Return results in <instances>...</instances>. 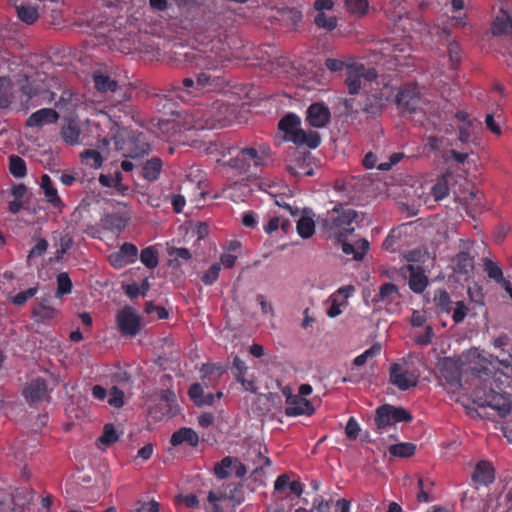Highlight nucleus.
<instances>
[{
    "label": "nucleus",
    "instance_id": "f257e3e1",
    "mask_svg": "<svg viewBox=\"0 0 512 512\" xmlns=\"http://www.w3.org/2000/svg\"><path fill=\"white\" fill-rule=\"evenodd\" d=\"M357 212L343 205H337L328 210L325 217L321 219L324 230L329 238H335L343 242L355 230L353 223L357 218Z\"/></svg>",
    "mask_w": 512,
    "mask_h": 512
},
{
    "label": "nucleus",
    "instance_id": "f03ea898",
    "mask_svg": "<svg viewBox=\"0 0 512 512\" xmlns=\"http://www.w3.org/2000/svg\"><path fill=\"white\" fill-rule=\"evenodd\" d=\"M493 372L495 388L502 390L505 386L512 385V354L509 353L508 358L499 359L495 361L486 358L480 353L477 354V362L472 367V371L477 374L489 375Z\"/></svg>",
    "mask_w": 512,
    "mask_h": 512
},
{
    "label": "nucleus",
    "instance_id": "7ed1b4c3",
    "mask_svg": "<svg viewBox=\"0 0 512 512\" xmlns=\"http://www.w3.org/2000/svg\"><path fill=\"white\" fill-rule=\"evenodd\" d=\"M278 128L284 133V140L296 145H307L315 149L320 145V135L315 131H304L301 128V119L296 114L284 116L278 123Z\"/></svg>",
    "mask_w": 512,
    "mask_h": 512
},
{
    "label": "nucleus",
    "instance_id": "20e7f679",
    "mask_svg": "<svg viewBox=\"0 0 512 512\" xmlns=\"http://www.w3.org/2000/svg\"><path fill=\"white\" fill-rule=\"evenodd\" d=\"M213 45L208 50H198L186 54V57L194 62L196 68L204 71L221 72L228 56L220 39L212 41Z\"/></svg>",
    "mask_w": 512,
    "mask_h": 512
},
{
    "label": "nucleus",
    "instance_id": "39448f33",
    "mask_svg": "<svg viewBox=\"0 0 512 512\" xmlns=\"http://www.w3.org/2000/svg\"><path fill=\"white\" fill-rule=\"evenodd\" d=\"M377 78V72L374 68H368L360 62H351L346 71L345 85L348 93L351 95L359 94L362 88V79L372 81Z\"/></svg>",
    "mask_w": 512,
    "mask_h": 512
},
{
    "label": "nucleus",
    "instance_id": "423d86ee",
    "mask_svg": "<svg viewBox=\"0 0 512 512\" xmlns=\"http://www.w3.org/2000/svg\"><path fill=\"white\" fill-rule=\"evenodd\" d=\"M412 419L411 413L403 407L385 404L376 409L375 423L379 429H384L400 422H411Z\"/></svg>",
    "mask_w": 512,
    "mask_h": 512
},
{
    "label": "nucleus",
    "instance_id": "0eeeda50",
    "mask_svg": "<svg viewBox=\"0 0 512 512\" xmlns=\"http://www.w3.org/2000/svg\"><path fill=\"white\" fill-rule=\"evenodd\" d=\"M264 157L254 147L236 148L234 156L228 159L227 166L239 172H247L252 166L263 165Z\"/></svg>",
    "mask_w": 512,
    "mask_h": 512
},
{
    "label": "nucleus",
    "instance_id": "6e6552de",
    "mask_svg": "<svg viewBox=\"0 0 512 512\" xmlns=\"http://www.w3.org/2000/svg\"><path fill=\"white\" fill-rule=\"evenodd\" d=\"M116 324L122 335L134 337L142 328V319L135 308L125 306L117 312Z\"/></svg>",
    "mask_w": 512,
    "mask_h": 512
},
{
    "label": "nucleus",
    "instance_id": "1a4fd4ad",
    "mask_svg": "<svg viewBox=\"0 0 512 512\" xmlns=\"http://www.w3.org/2000/svg\"><path fill=\"white\" fill-rule=\"evenodd\" d=\"M389 380L402 391L415 387L418 383V376L410 371L406 363H393L389 370Z\"/></svg>",
    "mask_w": 512,
    "mask_h": 512
},
{
    "label": "nucleus",
    "instance_id": "9d476101",
    "mask_svg": "<svg viewBox=\"0 0 512 512\" xmlns=\"http://www.w3.org/2000/svg\"><path fill=\"white\" fill-rule=\"evenodd\" d=\"M227 87V81L221 72L202 71L197 75L196 90L201 92H218Z\"/></svg>",
    "mask_w": 512,
    "mask_h": 512
},
{
    "label": "nucleus",
    "instance_id": "9b49d317",
    "mask_svg": "<svg viewBox=\"0 0 512 512\" xmlns=\"http://www.w3.org/2000/svg\"><path fill=\"white\" fill-rule=\"evenodd\" d=\"M421 99L420 88L417 84L409 83L401 88L396 95L397 105L406 111H414Z\"/></svg>",
    "mask_w": 512,
    "mask_h": 512
},
{
    "label": "nucleus",
    "instance_id": "f8f14e48",
    "mask_svg": "<svg viewBox=\"0 0 512 512\" xmlns=\"http://www.w3.org/2000/svg\"><path fill=\"white\" fill-rule=\"evenodd\" d=\"M138 257L137 247L129 242L124 243L120 249L109 255L108 260L112 267L121 269L134 263Z\"/></svg>",
    "mask_w": 512,
    "mask_h": 512
},
{
    "label": "nucleus",
    "instance_id": "ddd939ff",
    "mask_svg": "<svg viewBox=\"0 0 512 512\" xmlns=\"http://www.w3.org/2000/svg\"><path fill=\"white\" fill-rule=\"evenodd\" d=\"M22 395L28 403L32 404L49 400L50 391L43 379L36 378L24 387Z\"/></svg>",
    "mask_w": 512,
    "mask_h": 512
},
{
    "label": "nucleus",
    "instance_id": "4468645a",
    "mask_svg": "<svg viewBox=\"0 0 512 512\" xmlns=\"http://www.w3.org/2000/svg\"><path fill=\"white\" fill-rule=\"evenodd\" d=\"M331 113L323 103H313L306 111V121L314 128H323L330 121Z\"/></svg>",
    "mask_w": 512,
    "mask_h": 512
},
{
    "label": "nucleus",
    "instance_id": "2eb2a0df",
    "mask_svg": "<svg viewBox=\"0 0 512 512\" xmlns=\"http://www.w3.org/2000/svg\"><path fill=\"white\" fill-rule=\"evenodd\" d=\"M42 10V0H30L16 7L18 18L27 25L34 24Z\"/></svg>",
    "mask_w": 512,
    "mask_h": 512
},
{
    "label": "nucleus",
    "instance_id": "dca6fc26",
    "mask_svg": "<svg viewBox=\"0 0 512 512\" xmlns=\"http://www.w3.org/2000/svg\"><path fill=\"white\" fill-rule=\"evenodd\" d=\"M59 120V114L52 108H42L32 113L26 120V126L41 128L44 125L54 124Z\"/></svg>",
    "mask_w": 512,
    "mask_h": 512
},
{
    "label": "nucleus",
    "instance_id": "f3484780",
    "mask_svg": "<svg viewBox=\"0 0 512 512\" xmlns=\"http://www.w3.org/2000/svg\"><path fill=\"white\" fill-rule=\"evenodd\" d=\"M400 298L398 287L392 283H385L379 289L377 302L382 303L387 310L394 311L400 303Z\"/></svg>",
    "mask_w": 512,
    "mask_h": 512
},
{
    "label": "nucleus",
    "instance_id": "a211bd4d",
    "mask_svg": "<svg viewBox=\"0 0 512 512\" xmlns=\"http://www.w3.org/2000/svg\"><path fill=\"white\" fill-rule=\"evenodd\" d=\"M493 36H512V16L508 10L501 8L493 19L490 27Z\"/></svg>",
    "mask_w": 512,
    "mask_h": 512
},
{
    "label": "nucleus",
    "instance_id": "6ab92c4d",
    "mask_svg": "<svg viewBox=\"0 0 512 512\" xmlns=\"http://www.w3.org/2000/svg\"><path fill=\"white\" fill-rule=\"evenodd\" d=\"M291 401L287 404L285 408V414L287 416H299V415H307L311 416L314 414L315 409L311 401L307 400L301 395L296 394L294 397L290 398Z\"/></svg>",
    "mask_w": 512,
    "mask_h": 512
},
{
    "label": "nucleus",
    "instance_id": "aec40b11",
    "mask_svg": "<svg viewBox=\"0 0 512 512\" xmlns=\"http://www.w3.org/2000/svg\"><path fill=\"white\" fill-rule=\"evenodd\" d=\"M40 187L43 190L45 201L53 208L58 209L61 212L64 208V203L58 195L57 188L53 184L49 175L44 174L41 176Z\"/></svg>",
    "mask_w": 512,
    "mask_h": 512
},
{
    "label": "nucleus",
    "instance_id": "412c9836",
    "mask_svg": "<svg viewBox=\"0 0 512 512\" xmlns=\"http://www.w3.org/2000/svg\"><path fill=\"white\" fill-rule=\"evenodd\" d=\"M60 135L67 145L75 146L81 143V127L75 119H65Z\"/></svg>",
    "mask_w": 512,
    "mask_h": 512
},
{
    "label": "nucleus",
    "instance_id": "4be33fe9",
    "mask_svg": "<svg viewBox=\"0 0 512 512\" xmlns=\"http://www.w3.org/2000/svg\"><path fill=\"white\" fill-rule=\"evenodd\" d=\"M230 497L221 490H211L208 493L207 503L204 505L206 512H224L229 505Z\"/></svg>",
    "mask_w": 512,
    "mask_h": 512
},
{
    "label": "nucleus",
    "instance_id": "5701e85b",
    "mask_svg": "<svg viewBox=\"0 0 512 512\" xmlns=\"http://www.w3.org/2000/svg\"><path fill=\"white\" fill-rule=\"evenodd\" d=\"M440 372L445 380L451 385L459 384L461 381V365L456 360L451 358L445 359L441 363Z\"/></svg>",
    "mask_w": 512,
    "mask_h": 512
},
{
    "label": "nucleus",
    "instance_id": "b1692460",
    "mask_svg": "<svg viewBox=\"0 0 512 512\" xmlns=\"http://www.w3.org/2000/svg\"><path fill=\"white\" fill-rule=\"evenodd\" d=\"M207 154L214 156L217 163L227 165L228 159L234 156L236 148L221 142L210 143L206 149Z\"/></svg>",
    "mask_w": 512,
    "mask_h": 512
},
{
    "label": "nucleus",
    "instance_id": "393cba45",
    "mask_svg": "<svg viewBox=\"0 0 512 512\" xmlns=\"http://www.w3.org/2000/svg\"><path fill=\"white\" fill-rule=\"evenodd\" d=\"M297 232L300 237L308 239L315 233L314 214L311 210H304L303 215L299 218L296 225Z\"/></svg>",
    "mask_w": 512,
    "mask_h": 512
},
{
    "label": "nucleus",
    "instance_id": "a878e982",
    "mask_svg": "<svg viewBox=\"0 0 512 512\" xmlns=\"http://www.w3.org/2000/svg\"><path fill=\"white\" fill-rule=\"evenodd\" d=\"M340 243L342 245L343 253L346 255H352L353 259L356 261H361L370 248L369 242L366 239L358 240L355 245L346 242V239Z\"/></svg>",
    "mask_w": 512,
    "mask_h": 512
},
{
    "label": "nucleus",
    "instance_id": "bb28decb",
    "mask_svg": "<svg viewBox=\"0 0 512 512\" xmlns=\"http://www.w3.org/2000/svg\"><path fill=\"white\" fill-rule=\"evenodd\" d=\"M494 478L495 471L489 462L481 461L476 465L475 471L472 475V480L475 483L487 485L493 482Z\"/></svg>",
    "mask_w": 512,
    "mask_h": 512
},
{
    "label": "nucleus",
    "instance_id": "cd10ccee",
    "mask_svg": "<svg viewBox=\"0 0 512 512\" xmlns=\"http://www.w3.org/2000/svg\"><path fill=\"white\" fill-rule=\"evenodd\" d=\"M170 443L173 446H179L183 443H187L192 447H196L199 443V437L193 429L183 427L172 434Z\"/></svg>",
    "mask_w": 512,
    "mask_h": 512
},
{
    "label": "nucleus",
    "instance_id": "c85d7f7f",
    "mask_svg": "<svg viewBox=\"0 0 512 512\" xmlns=\"http://www.w3.org/2000/svg\"><path fill=\"white\" fill-rule=\"evenodd\" d=\"M487 405L497 411L500 417L512 413V401L502 393H494Z\"/></svg>",
    "mask_w": 512,
    "mask_h": 512
},
{
    "label": "nucleus",
    "instance_id": "c756f323",
    "mask_svg": "<svg viewBox=\"0 0 512 512\" xmlns=\"http://www.w3.org/2000/svg\"><path fill=\"white\" fill-rule=\"evenodd\" d=\"M94 87L100 93L115 92L118 88V83L109 75L95 71L92 74Z\"/></svg>",
    "mask_w": 512,
    "mask_h": 512
},
{
    "label": "nucleus",
    "instance_id": "7c9ffc66",
    "mask_svg": "<svg viewBox=\"0 0 512 512\" xmlns=\"http://www.w3.org/2000/svg\"><path fill=\"white\" fill-rule=\"evenodd\" d=\"M408 270L410 271L408 281L410 289L415 293H422L428 285L427 276L420 268H415L412 265L408 266Z\"/></svg>",
    "mask_w": 512,
    "mask_h": 512
},
{
    "label": "nucleus",
    "instance_id": "2f4dec72",
    "mask_svg": "<svg viewBox=\"0 0 512 512\" xmlns=\"http://www.w3.org/2000/svg\"><path fill=\"white\" fill-rule=\"evenodd\" d=\"M274 488L278 492L288 489L290 493L296 497H299L303 492L302 483L297 480L291 481L289 476L286 474H282L277 477L274 483Z\"/></svg>",
    "mask_w": 512,
    "mask_h": 512
},
{
    "label": "nucleus",
    "instance_id": "473e14b6",
    "mask_svg": "<svg viewBox=\"0 0 512 512\" xmlns=\"http://www.w3.org/2000/svg\"><path fill=\"white\" fill-rule=\"evenodd\" d=\"M454 271L468 274L474 268V258L468 252L458 253L452 260Z\"/></svg>",
    "mask_w": 512,
    "mask_h": 512
},
{
    "label": "nucleus",
    "instance_id": "72a5a7b5",
    "mask_svg": "<svg viewBox=\"0 0 512 512\" xmlns=\"http://www.w3.org/2000/svg\"><path fill=\"white\" fill-rule=\"evenodd\" d=\"M287 170L291 175L296 177L312 176L313 168L307 162V159L302 156L296 157L288 166Z\"/></svg>",
    "mask_w": 512,
    "mask_h": 512
},
{
    "label": "nucleus",
    "instance_id": "f704fd0d",
    "mask_svg": "<svg viewBox=\"0 0 512 512\" xmlns=\"http://www.w3.org/2000/svg\"><path fill=\"white\" fill-rule=\"evenodd\" d=\"M316 512H350V501L341 498L336 501H320Z\"/></svg>",
    "mask_w": 512,
    "mask_h": 512
},
{
    "label": "nucleus",
    "instance_id": "c9c22d12",
    "mask_svg": "<svg viewBox=\"0 0 512 512\" xmlns=\"http://www.w3.org/2000/svg\"><path fill=\"white\" fill-rule=\"evenodd\" d=\"M162 161L160 158L154 157L145 162L142 167V175L148 181H155L158 179L162 170Z\"/></svg>",
    "mask_w": 512,
    "mask_h": 512
},
{
    "label": "nucleus",
    "instance_id": "e433bc0d",
    "mask_svg": "<svg viewBox=\"0 0 512 512\" xmlns=\"http://www.w3.org/2000/svg\"><path fill=\"white\" fill-rule=\"evenodd\" d=\"M484 271L488 277L502 285H509V281L505 280L501 267L489 258L483 259Z\"/></svg>",
    "mask_w": 512,
    "mask_h": 512
},
{
    "label": "nucleus",
    "instance_id": "4c0bfd02",
    "mask_svg": "<svg viewBox=\"0 0 512 512\" xmlns=\"http://www.w3.org/2000/svg\"><path fill=\"white\" fill-rule=\"evenodd\" d=\"M119 435L113 424H106L103 429L101 437L97 441V446L100 449H105L113 443L117 442Z\"/></svg>",
    "mask_w": 512,
    "mask_h": 512
},
{
    "label": "nucleus",
    "instance_id": "58836bf2",
    "mask_svg": "<svg viewBox=\"0 0 512 512\" xmlns=\"http://www.w3.org/2000/svg\"><path fill=\"white\" fill-rule=\"evenodd\" d=\"M236 462L235 457L226 456L214 467V473L219 479L227 478L233 472V464Z\"/></svg>",
    "mask_w": 512,
    "mask_h": 512
},
{
    "label": "nucleus",
    "instance_id": "ea45409f",
    "mask_svg": "<svg viewBox=\"0 0 512 512\" xmlns=\"http://www.w3.org/2000/svg\"><path fill=\"white\" fill-rule=\"evenodd\" d=\"M9 171L15 178H23L27 174V167L24 159L18 155L9 156Z\"/></svg>",
    "mask_w": 512,
    "mask_h": 512
},
{
    "label": "nucleus",
    "instance_id": "a19ab883",
    "mask_svg": "<svg viewBox=\"0 0 512 512\" xmlns=\"http://www.w3.org/2000/svg\"><path fill=\"white\" fill-rule=\"evenodd\" d=\"M79 101L78 95L72 93L71 91H64L58 101L55 103V106L61 110H74Z\"/></svg>",
    "mask_w": 512,
    "mask_h": 512
},
{
    "label": "nucleus",
    "instance_id": "79ce46f5",
    "mask_svg": "<svg viewBox=\"0 0 512 512\" xmlns=\"http://www.w3.org/2000/svg\"><path fill=\"white\" fill-rule=\"evenodd\" d=\"M417 483L419 489V492L417 494V500L419 502L432 501L433 497L431 496V493L434 485L433 481L429 478H419Z\"/></svg>",
    "mask_w": 512,
    "mask_h": 512
},
{
    "label": "nucleus",
    "instance_id": "37998d69",
    "mask_svg": "<svg viewBox=\"0 0 512 512\" xmlns=\"http://www.w3.org/2000/svg\"><path fill=\"white\" fill-rule=\"evenodd\" d=\"M416 446L410 442H403L389 447V453L396 457H411L415 454Z\"/></svg>",
    "mask_w": 512,
    "mask_h": 512
},
{
    "label": "nucleus",
    "instance_id": "c03bdc74",
    "mask_svg": "<svg viewBox=\"0 0 512 512\" xmlns=\"http://www.w3.org/2000/svg\"><path fill=\"white\" fill-rule=\"evenodd\" d=\"M345 7L350 14L362 17L368 12L369 2L368 0H345Z\"/></svg>",
    "mask_w": 512,
    "mask_h": 512
},
{
    "label": "nucleus",
    "instance_id": "a18cd8bd",
    "mask_svg": "<svg viewBox=\"0 0 512 512\" xmlns=\"http://www.w3.org/2000/svg\"><path fill=\"white\" fill-rule=\"evenodd\" d=\"M127 221V217L118 213L107 214L103 219L105 227L119 231L126 227Z\"/></svg>",
    "mask_w": 512,
    "mask_h": 512
},
{
    "label": "nucleus",
    "instance_id": "49530a36",
    "mask_svg": "<svg viewBox=\"0 0 512 512\" xmlns=\"http://www.w3.org/2000/svg\"><path fill=\"white\" fill-rule=\"evenodd\" d=\"M140 260L149 269L156 268L159 263L157 251L152 246L141 251Z\"/></svg>",
    "mask_w": 512,
    "mask_h": 512
},
{
    "label": "nucleus",
    "instance_id": "de8ad7c7",
    "mask_svg": "<svg viewBox=\"0 0 512 512\" xmlns=\"http://www.w3.org/2000/svg\"><path fill=\"white\" fill-rule=\"evenodd\" d=\"M80 156L82 161L92 168H100L102 166L103 158L96 150L87 149L83 151Z\"/></svg>",
    "mask_w": 512,
    "mask_h": 512
},
{
    "label": "nucleus",
    "instance_id": "09e8293b",
    "mask_svg": "<svg viewBox=\"0 0 512 512\" xmlns=\"http://www.w3.org/2000/svg\"><path fill=\"white\" fill-rule=\"evenodd\" d=\"M431 193L435 201H440L448 196L449 186L446 176H442L437 180V182L432 187Z\"/></svg>",
    "mask_w": 512,
    "mask_h": 512
},
{
    "label": "nucleus",
    "instance_id": "8fccbe9b",
    "mask_svg": "<svg viewBox=\"0 0 512 512\" xmlns=\"http://www.w3.org/2000/svg\"><path fill=\"white\" fill-rule=\"evenodd\" d=\"M314 22L317 27L323 28L327 31H332L337 27V18L335 16H328L325 12L317 13Z\"/></svg>",
    "mask_w": 512,
    "mask_h": 512
},
{
    "label": "nucleus",
    "instance_id": "3c124183",
    "mask_svg": "<svg viewBox=\"0 0 512 512\" xmlns=\"http://www.w3.org/2000/svg\"><path fill=\"white\" fill-rule=\"evenodd\" d=\"M221 271V264L218 262L213 263L207 270H205L201 276V281L204 285L210 286L214 284Z\"/></svg>",
    "mask_w": 512,
    "mask_h": 512
},
{
    "label": "nucleus",
    "instance_id": "603ef678",
    "mask_svg": "<svg viewBox=\"0 0 512 512\" xmlns=\"http://www.w3.org/2000/svg\"><path fill=\"white\" fill-rule=\"evenodd\" d=\"M356 60L353 57H347L346 59H335V58H328L325 61L326 68L331 72H340L343 69L348 70V65L351 62H355Z\"/></svg>",
    "mask_w": 512,
    "mask_h": 512
},
{
    "label": "nucleus",
    "instance_id": "864d4df0",
    "mask_svg": "<svg viewBox=\"0 0 512 512\" xmlns=\"http://www.w3.org/2000/svg\"><path fill=\"white\" fill-rule=\"evenodd\" d=\"M72 291V281L69 275L65 272L60 273L57 276V291L56 296L62 297L65 294H69Z\"/></svg>",
    "mask_w": 512,
    "mask_h": 512
},
{
    "label": "nucleus",
    "instance_id": "5fc2aeb1",
    "mask_svg": "<svg viewBox=\"0 0 512 512\" xmlns=\"http://www.w3.org/2000/svg\"><path fill=\"white\" fill-rule=\"evenodd\" d=\"M381 353V345L374 344L369 349L365 350L362 354L354 359L355 366L364 365L368 359L378 356Z\"/></svg>",
    "mask_w": 512,
    "mask_h": 512
},
{
    "label": "nucleus",
    "instance_id": "6e6d98bb",
    "mask_svg": "<svg viewBox=\"0 0 512 512\" xmlns=\"http://www.w3.org/2000/svg\"><path fill=\"white\" fill-rule=\"evenodd\" d=\"M38 292V287H31L26 291L19 292L10 298L12 304L23 306L29 299L33 298Z\"/></svg>",
    "mask_w": 512,
    "mask_h": 512
},
{
    "label": "nucleus",
    "instance_id": "4d7b16f0",
    "mask_svg": "<svg viewBox=\"0 0 512 512\" xmlns=\"http://www.w3.org/2000/svg\"><path fill=\"white\" fill-rule=\"evenodd\" d=\"M355 288L352 285L339 288L334 294L331 295V301H340V303L347 304V299L354 293Z\"/></svg>",
    "mask_w": 512,
    "mask_h": 512
},
{
    "label": "nucleus",
    "instance_id": "13d9d810",
    "mask_svg": "<svg viewBox=\"0 0 512 512\" xmlns=\"http://www.w3.org/2000/svg\"><path fill=\"white\" fill-rule=\"evenodd\" d=\"M159 503L156 501L142 502L138 501L130 512H159Z\"/></svg>",
    "mask_w": 512,
    "mask_h": 512
},
{
    "label": "nucleus",
    "instance_id": "bf43d9fd",
    "mask_svg": "<svg viewBox=\"0 0 512 512\" xmlns=\"http://www.w3.org/2000/svg\"><path fill=\"white\" fill-rule=\"evenodd\" d=\"M511 344V338L506 333H501L497 337H495L492 341V345L495 349L500 350L503 353L509 352L508 346Z\"/></svg>",
    "mask_w": 512,
    "mask_h": 512
},
{
    "label": "nucleus",
    "instance_id": "052dcab7",
    "mask_svg": "<svg viewBox=\"0 0 512 512\" xmlns=\"http://www.w3.org/2000/svg\"><path fill=\"white\" fill-rule=\"evenodd\" d=\"M176 503L184 505L187 508H198L200 502L195 494L178 495L176 497Z\"/></svg>",
    "mask_w": 512,
    "mask_h": 512
},
{
    "label": "nucleus",
    "instance_id": "680f3d73",
    "mask_svg": "<svg viewBox=\"0 0 512 512\" xmlns=\"http://www.w3.org/2000/svg\"><path fill=\"white\" fill-rule=\"evenodd\" d=\"M108 403H109V405H111V406H113L115 408L122 407L124 405V393H123V391L120 390L117 387H113L110 390V395H109Z\"/></svg>",
    "mask_w": 512,
    "mask_h": 512
},
{
    "label": "nucleus",
    "instance_id": "e2e57ef3",
    "mask_svg": "<svg viewBox=\"0 0 512 512\" xmlns=\"http://www.w3.org/2000/svg\"><path fill=\"white\" fill-rule=\"evenodd\" d=\"M48 248V242L45 239H39L37 243L29 251L27 261L30 262L33 258L43 255Z\"/></svg>",
    "mask_w": 512,
    "mask_h": 512
},
{
    "label": "nucleus",
    "instance_id": "0e129e2a",
    "mask_svg": "<svg viewBox=\"0 0 512 512\" xmlns=\"http://www.w3.org/2000/svg\"><path fill=\"white\" fill-rule=\"evenodd\" d=\"M468 307L463 301H457L453 310L452 319L455 323L462 322L468 314Z\"/></svg>",
    "mask_w": 512,
    "mask_h": 512
},
{
    "label": "nucleus",
    "instance_id": "69168bd1",
    "mask_svg": "<svg viewBox=\"0 0 512 512\" xmlns=\"http://www.w3.org/2000/svg\"><path fill=\"white\" fill-rule=\"evenodd\" d=\"M434 299L439 307L446 312H450L452 302L449 294L445 290H439Z\"/></svg>",
    "mask_w": 512,
    "mask_h": 512
},
{
    "label": "nucleus",
    "instance_id": "338daca9",
    "mask_svg": "<svg viewBox=\"0 0 512 512\" xmlns=\"http://www.w3.org/2000/svg\"><path fill=\"white\" fill-rule=\"evenodd\" d=\"M359 432H360V427H359L357 421L355 420V418H353V417L349 418V420L346 424V427H345L346 436L350 440H355L359 436Z\"/></svg>",
    "mask_w": 512,
    "mask_h": 512
},
{
    "label": "nucleus",
    "instance_id": "774afa93",
    "mask_svg": "<svg viewBox=\"0 0 512 512\" xmlns=\"http://www.w3.org/2000/svg\"><path fill=\"white\" fill-rule=\"evenodd\" d=\"M237 259H238L237 254L225 252V253L221 254L219 263L225 269H232L236 265Z\"/></svg>",
    "mask_w": 512,
    "mask_h": 512
}]
</instances>
